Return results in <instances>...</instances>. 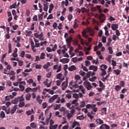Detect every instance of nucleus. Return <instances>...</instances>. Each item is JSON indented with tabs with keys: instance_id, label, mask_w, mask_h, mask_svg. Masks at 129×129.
<instances>
[{
	"instance_id": "43",
	"label": "nucleus",
	"mask_w": 129,
	"mask_h": 129,
	"mask_svg": "<svg viewBox=\"0 0 129 129\" xmlns=\"http://www.w3.org/2000/svg\"><path fill=\"white\" fill-rule=\"evenodd\" d=\"M40 59H44L45 58V53L42 52L40 54Z\"/></svg>"
},
{
	"instance_id": "28",
	"label": "nucleus",
	"mask_w": 129,
	"mask_h": 129,
	"mask_svg": "<svg viewBox=\"0 0 129 129\" xmlns=\"http://www.w3.org/2000/svg\"><path fill=\"white\" fill-rule=\"evenodd\" d=\"M8 47H9V51H8V53L10 54L12 53V44L11 43H8Z\"/></svg>"
},
{
	"instance_id": "12",
	"label": "nucleus",
	"mask_w": 129,
	"mask_h": 129,
	"mask_svg": "<svg viewBox=\"0 0 129 129\" xmlns=\"http://www.w3.org/2000/svg\"><path fill=\"white\" fill-rule=\"evenodd\" d=\"M112 30L113 31H116V29H118V24H112L111 25Z\"/></svg>"
},
{
	"instance_id": "58",
	"label": "nucleus",
	"mask_w": 129,
	"mask_h": 129,
	"mask_svg": "<svg viewBox=\"0 0 129 129\" xmlns=\"http://www.w3.org/2000/svg\"><path fill=\"white\" fill-rule=\"evenodd\" d=\"M84 118L83 115H81V116H79L77 117V119L80 120H83L84 119Z\"/></svg>"
},
{
	"instance_id": "52",
	"label": "nucleus",
	"mask_w": 129,
	"mask_h": 129,
	"mask_svg": "<svg viewBox=\"0 0 129 129\" xmlns=\"http://www.w3.org/2000/svg\"><path fill=\"white\" fill-rule=\"evenodd\" d=\"M108 50H109V54H113V49H112V47H109L108 48Z\"/></svg>"
},
{
	"instance_id": "45",
	"label": "nucleus",
	"mask_w": 129,
	"mask_h": 129,
	"mask_svg": "<svg viewBox=\"0 0 129 129\" xmlns=\"http://www.w3.org/2000/svg\"><path fill=\"white\" fill-rule=\"evenodd\" d=\"M25 55V51H20V56H21V57L22 58H24Z\"/></svg>"
},
{
	"instance_id": "49",
	"label": "nucleus",
	"mask_w": 129,
	"mask_h": 129,
	"mask_svg": "<svg viewBox=\"0 0 129 129\" xmlns=\"http://www.w3.org/2000/svg\"><path fill=\"white\" fill-rule=\"evenodd\" d=\"M97 77L96 76H94L92 78H90L89 80L91 82H94V81H95Z\"/></svg>"
},
{
	"instance_id": "59",
	"label": "nucleus",
	"mask_w": 129,
	"mask_h": 129,
	"mask_svg": "<svg viewBox=\"0 0 129 129\" xmlns=\"http://www.w3.org/2000/svg\"><path fill=\"white\" fill-rule=\"evenodd\" d=\"M42 105L43 108L45 109V108H47V102H43V103L42 104Z\"/></svg>"
},
{
	"instance_id": "9",
	"label": "nucleus",
	"mask_w": 129,
	"mask_h": 129,
	"mask_svg": "<svg viewBox=\"0 0 129 129\" xmlns=\"http://www.w3.org/2000/svg\"><path fill=\"white\" fill-rule=\"evenodd\" d=\"M101 6L100 5H96V6L94 8V11H97L98 10V13H101L102 12V9L101 8Z\"/></svg>"
},
{
	"instance_id": "34",
	"label": "nucleus",
	"mask_w": 129,
	"mask_h": 129,
	"mask_svg": "<svg viewBox=\"0 0 129 129\" xmlns=\"http://www.w3.org/2000/svg\"><path fill=\"white\" fill-rule=\"evenodd\" d=\"M31 97V95L30 93H28L26 95V99L28 101L30 100Z\"/></svg>"
},
{
	"instance_id": "35",
	"label": "nucleus",
	"mask_w": 129,
	"mask_h": 129,
	"mask_svg": "<svg viewBox=\"0 0 129 129\" xmlns=\"http://www.w3.org/2000/svg\"><path fill=\"white\" fill-rule=\"evenodd\" d=\"M115 89L116 91H119L121 89V87L119 85H116L115 86Z\"/></svg>"
},
{
	"instance_id": "11",
	"label": "nucleus",
	"mask_w": 129,
	"mask_h": 129,
	"mask_svg": "<svg viewBox=\"0 0 129 129\" xmlns=\"http://www.w3.org/2000/svg\"><path fill=\"white\" fill-rule=\"evenodd\" d=\"M70 61V59L68 58H63L59 60V62H62V63H68Z\"/></svg>"
},
{
	"instance_id": "32",
	"label": "nucleus",
	"mask_w": 129,
	"mask_h": 129,
	"mask_svg": "<svg viewBox=\"0 0 129 129\" xmlns=\"http://www.w3.org/2000/svg\"><path fill=\"white\" fill-rule=\"evenodd\" d=\"M77 19H75L74 20V29H77V28L79 27V25L77 24Z\"/></svg>"
},
{
	"instance_id": "42",
	"label": "nucleus",
	"mask_w": 129,
	"mask_h": 129,
	"mask_svg": "<svg viewBox=\"0 0 129 129\" xmlns=\"http://www.w3.org/2000/svg\"><path fill=\"white\" fill-rule=\"evenodd\" d=\"M25 33L26 34V35H27L28 37H30V36L32 34V32L31 31L26 30V31H25Z\"/></svg>"
},
{
	"instance_id": "30",
	"label": "nucleus",
	"mask_w": 129,
	"mask_h": 129,
	"mask_svg": "<svg viewBox=\"0 0 129 129\" xmlns=\"http://www.w3.org/2000/svg\"><path fill=\"white\" fill-rule=\"evenodd\" d=\"M63 80H64V79H60V80L56 81V83L57 86H59L61 85V83Z\"/></svg>"
},
{
	"instance_id": "46",
	"label": "nucleus",
	"mask_w": 129,
	"mask_h": 129,
	"mask_svg": "<svg viewBox=\"0 0 129 129\" xmlns=\"http://www.w3.org/2000/svg\"><path fill=\"white\" fill-rule=\"evenodd\" d=\"M60 106V105L59 104H55V105H54V109H55V110H57L58 109H59Z\"/></svg>"
},
{
	"instance_id": "48",
	"label": "nucleus",
	"mask_w": 129,
	"mask_h": 129,
	"mask_svg": "<svg viewBox=\"0 0 129 129\" xmlns=\"http://www.w3.org/2000/svg\"><path fill=\"white\" fill-rule=\"evenodd\" d=\"M20 41H21V37L17 36V40L16 41H14V42L16 43H18L19 42H20Z\"/></svg>"
},
{
	"instance_id": "2",
	"label": "nucleus",
	"mask_w": 129,
	"mask_h": 129,
	"mask_svg": "<svg viewBox=\"0 0 129 129\" xmlns=\"http://www.w3.org/2000/svg\"><path fill=\"white\" fill-rule=\"evenodd\" d=\"M4 64L5 66H6V68L4 69V74L5 75H9L10 74V71L12 69V66L9 64L8 62L7 61H5Z\"/></svg>"
},
{
	"instance_id": "37",
	"label": "nucleus",
	"mask_w": 129,
	"mask_h": 129,
	"mask_svg": "<svg viewBox=\"0 0 129 129\" xmlns=\"http://www.w3.org/2000/svg\"><path fill=\"white\" fill-rule=\"evenodd\" d=\"M17 6V3H15V4H13L9 7L10 9H15L16 7Z\"/></svg>"
},
{
	"instance_id": "62",
	"label": "nucleus",
	"mask_w": 129,
	"mask_h": 129,
	"mask_svg": "<svg viewBox=\"0 0 129 129\" xmlns=\"http://www.w3.org/2000/svg\"><path fill=\"white\" fill-rule=\"evenodd\" d=\"M32 88H29V87L25 89V92L26 93H29L30 91H32Z\"/></svg>"
},
{
	"instance_id": "22",
	"label": "nucleus",
	"mask_w": 129,
	"mask_h": 129,
	"mask_svg": "<svg viewBox=\"0 0 129 129\" xmlns=\"http://www.w3.org/2000/svg\"><path fill=\"white\" fill-rule=\"evenodd\" d=\"M43 33L41 32V34H38V33H34V37H36V38H42L43 37Z\"/></svg>"
},
{
	"instance_id": "6",
	"label": "nucleus",
	"mask_w": 129,
	"mask_h": 129,
	"mask_svg": "<svg viewBox=\"0 0 129 129\" xmlns=\"http://www.w3.org/2000/svg\"><path fill=\"white\" fill-rule=\"evenodd\" d=\"M62 90H65V89L67 88L68 86V78H67L66 81L63 82L61 85Z\"/></svg>"
},
{
	"instance_id": "17",
	"label": "nucleus",
	"mask_w": 129,
	"mask_h": 129,
	"mask_svg": "<svg viewBox=\"0 0 129 129\" xmlns=\"http://www.w3.org/2000/svg\"><path fill=\"white\" fill-rule=\"evenodd\" d=\"M96 122L97 124H102L104 123L103 120H101V118L96 119Z\"/></svg>"
},
{
	"instance_id": "63",
	"label": "nucleus",
	"mask_w": 129,
	"mask_h": 129,
	"mask_svg": "<svg viewBox=\"0 0 129 129\" xmlns=\"http://www.w3.org/2000/svg\"><path fill=\"white\" fill-rule=\"evenodd\" d=\"M73 97H74V98L78 99L79 98V96L78 94H77L76 93H74V94H73Z\"/></svg>"
},
{
	"instance_id": "60",
	"label": "nucleus",
	"mask_w": 129,
	"mask_h": 129,
	"mask_svg": "<svg viewBox=\"0 0 129 129\" xmlns=\"http://www.w3.org/2000/svg\"><path fill=\"white\" fill-rule=\"evenodd\" d=\"M73 16L72 14H70L68 16V19L69 20V21L70 22H71L72 21V19L73 18Z\"/></svg>"
},
{
	"instance_id": "40",
	"label": "nucleus",
	"mask_w": 129,
	"mask_h": 129,
	"mask_svg": "<svg viewBox=\"0 0 129 129\" xmlns=\"http://www.w3.org/2000/svg\"><path fill=\"white\" fill-rule=\"evenodd\" d=\"M48 3H46L45 4H44V8H43V10L45 12L47 11V10L48 9V6L47 5Z\"/></svg>"
},
{
	"instance_id": "8",
	"label": "nucleus",
	"mask_w": 129,
	"mask_h": 129,
	"mask_svg": "<svg viewBox=\"0 0 129 129\" xmlns=\"http://www.w3.org/2000/svg\"><path fill=\"white\" fill-rule=\"evenodd\" d=\"M82 35L85 38H88V41L89 42H92V39L91 38V37H88V35H86V32L85 31L82 32Z\"/></svg>"
},
{
	"instance_id": "24",
	"label": "nucleus",
	"mask_w": 129,
	"mask_h": 129,
	"mask_svg": "<svg viewBox=\"0 0 129 129\" xmlns=\"http://www.w3.org/2000/svg\"><path fill=\"white\" fill-rule=\"evenodd\" d=\"M93 114V111H91V112L88 113V116L90 117V119L92 120L94 118V116H92V114Z\"/></svg>"
},
{
	"instance_id": "13",
	"label": "nucleus",
	"mask_w": 129,
	"mask_h": 129,
	"mask_svg": "<svg viewBox=\"0 0 129 129\" xmlns=\"http://www.w3.org/2000/svg\"><path fill=\"white\" fill-rule=\"evenodd\" d=\"M18 108V105H15L13 106V108L11 109L10 111V113L13 115L14 113H15L16 111L17 110V109Z\"/></svg>"
},
{
	"instance_id": "47",
	"label": "nucleus",
	"mask_w": 129,
	"mask_h": 129,
	"mask_svg": "<svg viewBox=\"0 0 129 129\" xmlns=\"http://www.w3.org/2000/svg\"><path fill=\"white\" fill-rule=\"evenodd\" d=\"M101 71H102L101 76H104L105 75H106L107 74V72H106V70L102 69V70H101Z\"/></svg>"
},
{
	"instance_id": "56",
	"label": "nucleus",
	"mask_w": 129,
	"mask_h": 129,
	"mask_svg": "<svg viewBox=\"0 0 129 129\" xmlns=\"http://www.w3.org/2000/svg\"><path fill=\"white\" fill-rule=\"evenodd\" d=\"M19 87L22 92H23L25 90V86H24L20 84Z\"/></svg>"
},
{
	"instance_id": "31",
	"label": "nucleus",
	"mask_w": 129,
	"mask_h": 129,
	"mask_svg": "<svg viewBox=\"0 0 129 129\" xmlns=\"http://www.w3.org/2000/svg\"><path fill=\"white\" fill-rule=\"evenodd\" d=\"M77 38L80 40L81 43L83 45L84 44V42L83 39L81 38V36L80 35H78Z\"/></svg>"
},
{
	"instance_id": "23",
	"label": "nucleus",
	"mask_w": 129,
	"mask_h": 129,
	"mask_svg": "<svg viewBox=\"0 0 129 129\" xmlns=\"http://www.w3.org/2000/svg\"><path fill=\"white\" fill-rule=\"evenodd\" d=\"M30 126L33 128V129H36L37 128V124L35 122H31L30 123Z\"/></svg>"
},
{
	"instance_id": "38",
	"label": "nucleus",
	"mask_w": 129,
	"mask_h": 129,
	"mask_svg": "<svg viewBox=\"0 0 129 129\" xmlns=\"http://www.w3.org/2000/svg\"><path fill=\"white\" fill-rule=\"evenodd\" d=\"M58 127V124L51 125L49 126V129H56Z\"/></svg>"
},
{
	"instance_id": "15",
	"label": "nucleus",
	"mask_w": 129,
	"mask_h": 129,
	"mask_svg": "<svg viewBox=\"0 0 129 129\" xmlns=\"http://www.w3.org/2000/svg\"><path fill=\"white\" fill-rule=\"evenodd\" d=\"M100 129H110V126L106 124H102L100 127Z\"/></svg>"
},
{
	"instance_id": "4",
	"label": "nucleus",
	"mask_w": 129,
	"mask_h": 129,
	"mask_svg": "<svg viewBox=\"0 0 129 129\" xmlns=\"http://www.w3.org/2000/svg\"><path fill=\"white\" fill-rule=\"evenodd\" d=\"M86 108L87 109H92V112H97V108H96V104H89L86 105Z\"/></svg>"
},
{
	"instance_id": "44",
	"label": "nucleus",
	"mask_w": 129,
	"mask_h": 129,
	"mask_svg": "<svg viewBox=\"0 0 129 129\" xmlns=\"http://www.w3.org/2000/svg\"><path fill=\"white\" fill-rule=\"evenodd\" d=\"M86 105L85 101L81 102V105H80V107L83 108L85 107Z\"/></svg>"
},
{
	"instance_id": "25",
	"label": "nucleus",
	"mask_w": 129,
	"mask_h": 129,
	"mask_svg": "<svg viewBox=\"0 0 129 129\" xmlns=\"http://www.w3.org/2000/svg\"><path fill=\"white\" fill-rule=\"evenodd\" d=\"M113 72L115 73L116 76H118L120 74V73L121 72V71L120 70H114Z\"/></svg>"
},
{
	"instance_id": "26",
	"label": "nucleus",
	"mask_w": 129,
	"mask_h": 129,
	"mask_svg": "<svg viewBox=\"0 0 129 129\" xmlns=\"http://www.w3.org/2000/svg\"><path fill=\"white\" fill-rule=\"evenodd\" d=\"M30 45H31L32 49L34 52H36V49H34L35 46V45H34V43L33 42V41H31Z\"/></svg>"
},
{
	"instance_id": "21",
	"label": "nucleus",
	"mask_w": 129,
	"mask_h": 129,
	"mask_svg": "<svg viewBox=\"0 0 129 129\" xmlns=\"http://www.w3.org/2000/svg\"><path fill=\"white\" fill-rule=\"evenodd\" d=\"M100 70H107V66L106 65V64H102L100 66Z\"/></svg>"
},
{
	"instance_id": "33",
	"label": "nucleus",
	"mask_w": 129,
	"mask_h": 129,
	"mask_svg": "<svg viewBox=\"0 0 129 129\" xmlns=\"http://www.w3.org/2000/svg\"><path fill=\"white\" fill-rule=\"evenodd\" d=\"M62 75L61 73H59L57 74L56 76V79H59L60 80H61V79H63L62 78H61V77H62Z\"/></svg>"
},
{
	"instance_id": "50",
	"label": "nucleus",
	"mask_w": 129,
	"mask_h": 129,
	"mask_svg": "<svg viewBox=\"0 0 129 129\" xmlns=\"http://www.w3.org/2000/svg\"><path fill=\"white\" fill-rule=\"evenodd\" d=\"M53 55L52 53H47V57L51 59L53 57Z\"/></svg>"
},
{
	"instance_id": "16",
	"label": "nucleus",
	"mask_w": 129,
	"mask_h": 129,
	"mask_svg": "<svg viewBox=\"0 0 129 129\" xmlns=\"http://www.w3.org/2000/svg\"><path fill=\"white\" fill-rule=\"evenodd\" d=\"M68 70L70 72L76 71L77 68L75 66L73 65V66H70V67L68 68Z\"/></svg>"
},
{
	"instance_id": "20",
	"label": "nucleus",
	"mask_w": 129,
	"mask_h": 129,
	"mask_svg": "<svg viewBox=\"0 0 129 129\" xmlns=\"http://www.w3.org/2000/svg\"><path fill=\"white\" fill-rule=\"evenodd\" d=\"M76 125L79 126L80 125V123L78 121H74V122L73 123L72 128H74L75 126H76Z\"/></svg>"
},
{
	"instance_id": "64",
	"label": "nucleus",
	"mask_w": 129,
	"mask_h": 129,
	"mask_svg": "<svg viewBox=\"0 0 129 129\" xmlns=\"http://www.w3.org/2000/svg\"><path fill=\"white\" fill-rule=\"evenodd\" d=\"M0 115L2 119L4 118V117H5V114L4 112H3V111H2Z\"/></svg>"
},
{
	"instance_id": "27",
	"label": "nucleus",
	"mask_w": 129,
	"mask_h": 129,
	"mask_svg": "<svg viewBox=\"0 0 129 129\" xmlns=\"http://www.w3.org/2000/svg\"><path fill=\"white\" fill-rule=\"evenodd\" d=\"M17 95V92H13L12 94L9 95L10 99H13L15 96Z\"/></svg>"
},
{
	"instance_id": "41",
	"label": "nucleus",
	"mask_w": 129,
	"mask_h": 129,
	"mask_svg": "<svg viewBox=\"0 0 129 129\" xmlns=\"http://www.w3.org/2000/svg\"><path fill=\"white\" fill-rule=\"evenodd\" d=\"M67 43H71L72 41V37H69L66 39Z\"/></svg>"
},
{
	"instance_id": "1",
	"label": "nucleus",
	"mask_w": 129,
	"mask_h": 129,
	"mask_svg": "<svg viewBox=\"0 0 129 129\" xmlns=\"http://www.w3.org/2000/svg\"><path fill=\"white\" fill-rule=\"evenodd\" d=\"M24 95H22L21 96L18 97L16 98L12 101V102L14 104H17L20 102L19 104V107L20 108H22L25 106V103L24 102L25 98L23 97Z\"/></svg>"
},
{
	"instance_id": "39",
	"label": "nucleus",
	"mask_w": 129,
	"mask_h": 129,
	"mask_svg": "<svg viewBox=\"0 0 129 129\" xmlns=\"http://www.w3.org/2000/svg\"><path fill=\"white\" fill-rule=\"evenodd\" d=\"M101 111H102V113H104V114L106 115L107 114V108H102L101 109Z\"/></svg>"
},
{
	"instance_id": "18",
	"label": "nucleus",
	"mask_w": 129,
	"mask_h": 129,
	"mask_svg": "<svg viewBox=\"0 0 129 129\" xmlns=\"http://www.w3.org/2000/svg\"><path fill=\"white\" fill-rule=\"evenodd\" d=\"M41 98V97L40 96V95L37 96V98H36V101H37V102L39 103V104H41V103L43 102V100H42Z\"/></svg>"
},
{
	"instance_id": "57",
	"label": "nucleus",
	"mask_w": 129,
	"mask_h": 129,
	"mask_svg": "<svg viewBox=\"0 0 129 129\" xmlns=\"http://www.w3.org/2000/svg\"><path fill=\"white\" fill-rule=\"evenodd\" d=\"M73 114L72 113H68L67 115V117H68V119H70V118H71V117L73 116Z\"/></svg>"
},
{
	"instance_id": "10",
	"label": "nucleus",
	"mask_w": 129,
	"mask_h": 129,
	"mask_svg": "<svg viewBox=\"0 0 129 129\" xmlns=\"http://www.w3.org/2000/svg\"><path fill=\"white\" fill-rule=\"evenodd\" d=\"M87 31L91 37H93V35L95 34V32L93 29H92L91 28H88Z\"/></svg>"
},
{
	"instance_id": "36",
	"label": "nucleus",
	"mask_w": 129,
	"mask_h": 129,
	"mask_svg": "<svg viewBox=\"0 0 129 129\" xmlns=\"http://www.w3.org/2000/svg\"><path fill=\"white\" fill-rule=\"evenodd\" d=\"M40 86H38L36 88H34L32 89V91L36 92L38 90H40Z\"/></svg>"
},
{
	"instance_id": "14",
	"label": "nucleus",
	"mask_w": 129,
	"mask_h": 129,
	"mask_svg": "<svg viewBox=\"0 0 129 129\" xmlns=\"http://www.w3.org/2000/svg\"><path fill=\"white\" fill-rule=\"evenodd\" d=\"M48 81H49V80L48 79H46V81L43 82V84L44 85L46 86V87L49 88L51 87V83L52 82L51 81L48 84Z\"/></svg>"
},
{
	"instance_id": "54",
	"label": "nucleus",
	"mask_w": 129,
	"mask_h": 129,
	"mask_svg": "<svg viewBox=\"0 0 129 129\" xmlns=\"http://www.w3.org/2000/svg\"><path fill=\"white\" fill-rule=\"evenodd\" d=\"M120 87H123L125 85V82L123 81H121L119 84Z\"/></svg>"
},
{
	"instance_id": "51",
	"label": "nucleus",
	"mask_w": 129,
	"mask_h": 129,
	"mask_svg": "<svg viewBox=\"0 0 129 129\" xmlns=\"http://www.w3.org/2000/svg\"><path fill=\"white\" fill-rule=\"evenodd\" d=\"M38 17L39 21H42L43 16L40 13L38 14Z\"/></svg>"
},
{
	"instance_id": "19",
	"label": "nucleus",
	"mask_w": 129,
	"mask_h": 129,
	"mask_svg": "<svg viewBox=\"0 0 129 129\" xmlns=\"http://www.w3.org/2000/svg\"><path fill=\"white\" fill-rule=\"evenodd\" d=\"M51 66V63L50 62H47L46 64H44L43 66V68L44 70H47V68Z\"/></svg>"
},
{
	"instance_id": "55",
	"label": "nucleus",
	"mask_w": 129,
	"mask_h": 129,
	"mask_svg": "<svg viewBox=\"0 0 129 129\" xmlns=\"http://www.w3.org/2000/svg\"><path fill=\"white\" fill-rule=\"evenodd\" d=\"M115 33H116V35L117 37H119L121 35V33H120V31L118 30V29H116L115 30Z\"/></svg>"
},
{
	"instance_id": "29",
	"label": "nucleus",
	"mask_w": 129,
	"mask_h": 129,
	"mask_svg": "<svg viewBox=\"0 0 129 129\" xmlns=\"http://www.w3.org/2000/svg\"><path fill=\"white\" fill-rule=\"evenodd\" d=\"M78 100L76 99V100H74L73 101H72V104H75V106H78L79 104L78 102Z\"/></svg>"
},
{
	"instance_id": "53",
	"label": "nucleus",
	"mask_w": 129,
	"mask_h": 129,
	"mask_svg": "<svg viewBox=\"0 0 129 129\" xmlns=\"http://www.w3.org/2000/svg\"><path fill=\"white\" fill-rule=\"evenodd\" d=\"M27 82L28 84H32L34 82V81L33 79H29L27 81Z\"/></svg>"
},
{
	"instance_id": "61",
	"label": "nucleus",
	"mask_w": 129,
	"mask_h": 129,
	"mask_svg": "<svg viewBox=\"0 0 129 129\" xmlns=\"http://www.w3.org/2000/svg\"><path fill=\"white\" fill-rule=\"evenodd\" d=\"M41 68H42V65H41V64L39 65V64H37L35 65V68L37 69L38 70H40L41 69Z\"/></svg>"
},
{
	"instance_id": "3",
	"label": "nucleus",
	"mask_w": 129,
	"mask_h": 129,
	"mask_svg": "<svg viewBox=\"0 0 129 129\" xmlns=\"http://www.w3.org/2000/svg\"><path fill=\"white\" fill-rule=\"evenodd\" d=\"M50 47H52V49L51 48V47H47L46 48V51H47L48 52V53H50L51 51H55L57 50V44H55L53 46V45L52 44H50L49 45Z\"/></svg>"
},
{
	"instance_id": "5",
	"label": "nucleus",
	"mask_w": 129,
	"mask_h": 129,
	"mask_svg": "<svg viewBox=\"0 0 129 129\" xmlns=\"http://www.w3.org/2000/svg\"><path fill=\"white\" fill-rule=\"evenodd\" d=\"M84 86L87 89L88 91L90 90V89L93 87V86L91 85V83L87 81L84 82Z\"/></svg>"
},
{
	"instance_id": "7",
	"label": "nucleus",
	"mask_w": 129,
	"mask_h": 129,
	"mask_svg": "<svg viewBox=\"0 0 129 129\" xmlns=\"http://www.w3.org/2000/svg\"><path fill=\"white\" fill-rule=\"evenodd\" d=\"M58 98V95H54V96H52L48 100V102L49 103H53L55 100Z\"/></svg>"
}]
</instances>
